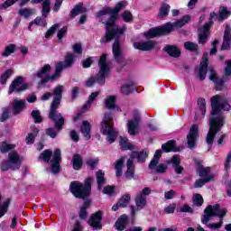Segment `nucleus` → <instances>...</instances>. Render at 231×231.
<instances>
[{"mask_svg":"<svg viewBox=\"0 0 231 231\" xmlns=\"http://www.w3.org/2000/svg\"><path fill=\"white\" fill-rule=\"evenodd\" d=\"M198 107L199 108L196 112L197 120L205 118V114L207 113V101L205 98H199Z\"/></svg>","mask_w":231,"mask_h":231,"instance_id":"393cba45","label":"nucleus"},{"mask_svg":"<svg viewBox=\"0 0 231 231\" xmlns=\"http://www.w3.org/2000/svg\"><path fill=\"white\" fill-rule=\"evenodd\" d=\"M208 79L215 84L217 91H221V89H223L225 79L219 78V76H217V72H216L212 68L208 69Z\"/></svg>","mask_w":231,"mask_h":231,"instance_id":"a211bd4d","label":"nucleus"},{"mask_svg":"<svg viewBox=\"0 0 231 231\" xmlns=\"http://www.w3.org/2000/svg\"><path fill=\"white\" fill-rule=\"evenodd\" d=\"M231 168V152L227 153L224 160V169L225 171H230Z\"/></svg>","mask_w":231,"mask_h":231,"instance_id":"052dcab7","label":"nucleus"},{"mask_svg":"<svg viewBox=\"0 0 231 231\" xmlns=\"http://www.w3.org/2000/svg\"><path fill=\"white\" fill-rule=\"evenodd\" d=\"M26 107V101L23 99H14L13 102V109L14 113H21Z\"/></svg>","mask_w":231,"mask_h":231,"instance_id":"7c9ffc66","label":"nucleus"},{"mask_svg":"<svg viewBox=\"0 0 231 231\" xmlns=\"http://www.w3.org/2000/svg\"><path fill=\"white\" fill-rule=\"evenodd\" d=\"M180 162L181 161L178 155L173 156L170 162L175 169L176 174H181L183 172V167L180 166Z\"/></svg>","mask_w":231,"mask_h":231,"instance_id":"2f4dec72","label":"nucleus"},{"mask_svg":"<svg viewBox=\"0 0 231 231\" xmlns=\"http://www.w3.org/2000/svg\"><path fill=\"white\" fill-rule=\"evenodd\" d=\"M169 12H171V6L167 4H163L160 9V12L158 14L159 19H165L167 15H169Z\"/></svg>","mask_w":231,"mask_h":231,"instance_id":"37998d69","label":"nucleus"},{"mask_svg":"<svg viewBox=\"0 0 231 231\" xmlns=\"http://www.w3.org/2000/svg\"><path fill=\"white\" fill-rule=\"evenodd\" d=\"M189 21H190V15L188 14L174 23H167L162 27L150 29L148 32H144V37H146V39H153V37H158L160 35H167V33H171L174 28H182V26H185Z\"/></svg>","mask_w":231,"mask_h":231,"instance_id":"20e7f679","label":"nucleus"},{"mask_svg":"<svg viewBox=\"0 0 231 231\" xmlns=\"http://www.w3.org/2000/svg\"><path fill=\"white\" fill-rule=\"evenodd\" d=\"M12 75H14V70L12 69H6L0 77V83L6 84Z\"/></svg>","mask_w":231,"mask_h":231,"instance_id":"49530a36","label":"nucleus"},{"mask_svg":"<svg viewBox=\"0 0 231 231\" xmlns=\"http://www.w3.org/2000/svg\"><path fill=\"white\" fill-rule=\"evenodd\" d=\"M198 138H199V126L198 125H192L187 135L188 147H189V149L196 147Z\"/></svg>","mask_w":231,"mask_h":231,"instance_id":"4468645a","label":"nucleus"},{"mask_svg":"<svg viewBox=\"0 0 231 231\" xmlns=\"http://www.w3.org/2000/svg\"><path fill=\"white\" fill-rule=\"evenodd\" d=\"M26 89H28V85L24 82V79L23 77H19L9 86L8 94L12 95V93L15 92L20 93V91H24Z\"/></svg>","mask_w":231,"mask_h":231,"instance_id":"2eb2a0df","label":"nucleus"},{"mask_svg":"<svg viewBox=\"0 0 231 231\" xmlns=\"http://www.w3.org/2000/svg\"><path fill=\"white\" fill-rule=\"evenodd\" d=\"M42 6V17L46 18L50 14V1H44Z\"/></svg>","mask_w":231,"mask_h":231,"instance_id":"4d7b16f0","label":"nucleus"},{"mask_svg":"<svg viewBox=\"0 0 231 231\" xmlns=\"http://www.w3.org/2000/svg\"><path fill=\"white\" fill-rule=\"evenodd\" d=\"M75 55L71 52L67 53V55L65 56V60L63 64H65V68H71V66H73L74 62H75Z\"/></svg>","mask_w":231,"mask_h":231,"instance_id":"c03bdc74","label":"nucleus"},{"mask_svg":"<svg viewBox=\"0 0 231 231\" xmlns=\"http://www.w3.org/2000/svg\"><path fill=\"white\" fill-rule=\"evenodd\" d=\"M231 49V26L226 25L224 32V42L221 46V50H230Z\"/></svg>","mask_w":231,"mask_h":231,"instance_id":"bb28decb","label":"nucleus"},{"mask_svg":"<svg viewBox=\"0 0 231 231\" xmlns=\"http://www.w3.org/2000/svg\"><path fill=\"white\" fill-rule=\"evenodd\" d=\"M134 84L133 82L125 83L121 87V92L123 95H129L133 92Z\"/></svg>","mask_w":231,"mask_h":231,"instance_id":"3c124183","label":"nucleus"},{"mask_svg":"<svg viewBox=\"0 0 231 231\" xmlns=\"http://www.w3.org/2000/svg\"><path fill=\"white\" fill-rule=\"evenodd\" d=\"M160 158H162V150H157L153 155V159L149 164V169L154 171V172L163 173L167 171V165L160 163Z\"/></svg>","mask_w":231,"mask_h":231,"instance_id":"f8f14e48","label":"nucleus"},{"mask_svg":"<svg viewBox=\"0 0 231 231\" xmlns=\"http://www.w3.org/2000/svg\"><path fill=\"white\" fill-rule=\"evenodd\" d=\"M91 203L89 201H86L79 210V217L80 219H86L88 217V211L87 208H89Z\"/></svg>","mask_w":231,"mask_h":231,"instance_id":"8fccbe9b","label":"nucleus"},{"mask_svg":"<svg viewBox=\"0 0 231 231\" xmlns=\"http://www.w3.org/2000/svg\"><path fill=\"white\" fill-rule=\"evenodd\" d=\"M86 12H88V8L82 5V4H79L70 11V16L74 18L77 15H80V14H86Z\"/></svg>","mask_w":231,"mask_h":231,"instance_id":"e433bc0d","label":"nucleus"},{"mask_svg":"<svg viewBox=\"0 0 231 231\" xmlns=\"http://www.w3.org/2000/svg\"><path fill=\"white\" fill-rule=\"evenodd\" d=\"M122 17H123V21H125V23H131V21H133V14L129 11H125L122 14Z\"/></svg>","mask_w":231,"mask_h":231,"instance_id":"0e129e2a","label":"nucleus"},{"mask_svg":"<svg viewBox=\"0 0 231 231\" xmlns=\"http://www.w3.org/2000/svg\"><path fill=\"white\" fill-rule=\"evenodd\" d=\"M211 116L209 117V130L206 137L208 145L214 143V139L217 135L218 131L225 125V116L222 111H230L231 106L226 97L223 95H215L210 99Z\"/></svg>","mask_w":231,"mask_h":231,"instance_id":"f03ea898","label":"nucleus"},{"mask_svg":"<svg viewBox=\"0 0 231 231\" xmlns=\"http://www.w3.org/2000/svg\"><path fill=\"white\" fill-rule=\"evenodd\" d=\"M33 24H37V26H46V20L41 17H36L34 21L31 22L29 23L28 26V30H30V32H32V26H33Z\"/></svg>","mask_w":231,"mask_h":231,"instance_id":"09e8293b","label":"nucleus"},{"mask_svg":"<svg viewBox=\"0 0 231 231\" xmlns=\"http://www.w3.org/2000/svg\"><path fill=\"white\" fill-rule=\"evenodd\" d=\"M162 151H164V152H176V151H178L176 149V142L175 141H169L168 143L162 144Z\"/></svg>","mask_w":231,"mask_h":231,"instance_id":"ea45409f","label":"nucleus"},{"mask_svg":"<svg viewBox=\"0 0 231 231\" xmlns=\"http://www.w3.org/2000/svg\"><path fill=\"white\" fill-rule=\"evenodd\" d=\"M103 194H106V196H114V194H115V187H113V186H106L103 189Z\"/></svg>","mask_w":231,"mask_h":231,"instance_id":"69168bd1","label":"nucleus"},{"mask_svg":"<svg viewBox=\"0 0 231 231\" xmlns=\"http://www.w3.org/2000/svg\"><path fill=\"white\" fill-rule=\"evenodd\" d=\"M18 14L22 17H24V19H30V17L35 14V11L28 8H22L19 10Z\"/></svg>","mask_w":231,"mask_h":231,"instance_id":"de8ad7c7","label":"nucleus"},{"mask_svg":"<svg viewBox=\"0 0 231 231\" xmlns=\"http://www.w3.org/2000/svg\"><path fill=\"white\" fill-rule=\"evenodd\" d=\"M93 181V177H90L85 180V184L79 181L71 182L69 187L70 191L76 198L86 199V198L91 194V184Z\"/></svg>","mask_w":231,"mask_h":231,"instance_id":"423d86ee","label":"nucleus"},{"mask_svg":"<svg viewBox=\"0 0 231 231\" xmlns=\"http://www.w3.org/2000/svg\"><path fill=\"white\" fill-rule=\"evenodd\" d=\"M98 95H100V92H93L89 96L88 103L83 106V109H89V107H91V104H93V101L97 98V97H98Z\"/></svg>","mask_w":231,"mask_h":231,"instance_id":"603ef678","label":"nucleus"},{"mask_svg":"<svg viewBox=\"0 0 231 231\" xmlns=\"http://www.w3.org/2000/svg\"><path fill=\"white\" fill-rule=\"evenodd\" d=\"M126 171L125 176L128 180H133L134 178V164H133V160L128 159L126 162Z\"/></svg>","mask_w":231,"mask_h":231,"instance_id":"f704fd0d","label":"nucleus"},{"mask_svg":"<svg viewBox=\"0 0 231 231\" xmlns=\"http://www.w3.org/2000/svg\"><path fill=\"white\" fill-rule=\"evenodd\" d=\"M119 143L121 145V149L123 151H133L134 149V145L133 143H129V139L127 137H120Z\"/></svg>","mask_w":231,"mask_h":231,"instance_id":"4c0bfd02","label":"nucleus"},{"mask_svg":"<svg viewBox=\"0 0 231 231\" xmlns=\"http://www.w3.org/2000/svg\"><path fill=\"white\" fill-rule=\"evenodd\" d=\"M99 71L96 77H91L87 80V87L91 88L95 86V82L104 86L106 84V79L109 77L111 73V62L107 61V55L103 54L98 61Z\"/></svg>","mask_w":231,"mask_h":231,"instance_id":"39448f33","label":"nucleus"},{"mask_svg":"<svg viewBox=\"0 0 231 231\" xmlns=\"http://www.w3.org/2000/svg\"><path fill=\"white\" fill-rule=\"evenodd\" d=\"M62 91H64V86L58 85L53 91V101L51 106V115L53 116L57 112V107L60 105V99L62 98Z\"/></svg>","mask_w":231,"mask_h":231,"instance_id":"ddd939ff","label":"nucleus"},{"mask_svg":"<svg viewBox=\"0 0 231 231\" xmlns=\"http://www.w3.org/2000/svg\"><path fill=\"white\" fill-rule=\"evenodd\" d=\"M50 118H52V120L55 122L56 128L47 129L46 134H48V136H51V138H57V135L59 134V133H60V130L64 125V116H62L60 113H54L51 116V112H50Z\"/></svg>","mask_w":231,"mask_h":231,"instance_id":"9d476101","label":"nucleus"},{"mask_svg":"<svg viewBox=\"0 0 231 231\" xmlns=\"http://www.w3.org/2000/svg\"><path fill=\"white\" fill-rule=\"evenodd\" d=\"M193 205L194 207H201L203 205V196L196 193L193 195Z\"/></svg>","mask_w":231,"mask_h":231,"instance_id":"6e6d98bb","label":"nucleus"},{"mask_svg":"<svg viewBox=\"0 0 231 231\" xmlns=\"http://www.w3.org/2000/svg\"><path fill=\"white\" fill-rule=\"evenodd\" d=\"M122 8H124V3L119 2L115 8L106 7L97 13L98 19H102L104 15H110L109 21L106 23V32L102 42H107V41H113V39H115L113 54L117 62H122L124 59L118 39H120V35L125 32V26L118 27V25L115 24V21L118 19V12H120Z\"/></svg>","mask_w":231,"mask_h":231,"instance_id":"f257e3e1","label":"nucleus"},{"mask_svg":"<svg viewBox=\"0 0 231 231\" xmlns=\"http://www.w3.org/2000/svg\"><path fill=\"white\" fill-rule=\"evenodd\" d=\"M151 195V188H143L135 196V208L136 210H143L147 207V196Z\"/></svg>","mask_w":231,"mask_h":231,"instance_id":"9b49d317","label":"nucleus"},{"mask_svg":"<svg viewBox=\"0 0 231 231\" xmlns=\"http://www.w3.org/2000/svg\"><path fill=\"white\" fill-rule=\"evenodd\" d=\"M184 47L186 50H189V51H196L198 50V44H196L192 42H185Z\"/></svg>","mask_w":231,"mask_h":231,"instance_id":"680f3d73","label":"nucleus"},{"mask_svg":"<svg viewBox=\"0 0 231 231\" xmlns=\"http://www.w3.org/2000/svg\"><path fill=\"white\" fill-rule=\"evenodd\" d=\"M225 76L231 77V60L226 61Z\"/></svg>","mask_w":231,"mask_h":231,"instance_id":"774afa93","label":"nucleus"},{"mask_svg":"<svg viewBox=\"0 0 231 231\" xmlns=\"http://www.w3.org/2000/svg\"><path fill=\"white\" fill-rule=\"evenodd\" d=\"M149 152L147 151L133 152L129 160H136L137 163H143L147 160Z\"/></svg>","mask_w":231,"mask_h":231,"instance_id":"cd10ccee","label":"nucleus"},{"mask_svg":"<svg viewBox=\"0 0 231 231\" xmlns=\"http://www.w3.org/2000/svg\"><path fill=\"white\" fill-rule=\"evenodd\" d=\"M50 158H51V150H45L40 155V160H42L43 162H46L47 163L50 162Z\"/></svg>","mask_w":231,"mask_h":231,"instance_id":"13d9d810","label":"nucleus"},{"mask_svg":"<svg viewBox=\"0 0 231 231\" xmlns=\"http://www.w3.org/2000/svg\"><path fill=\"white\" fill-rule=\"evenodd\" d=\"M129 201H131V195L125 194V196H123V198L120 199L118 203H119L121 208H125V207H127V205H129Z\"/></svg>","mask_w":231,"mask_h":231,"instance_id":"864d4df0","label":"nucleus"},{"mask_svg":"<svg viewBox=\"0 0 231 231\" xmlns=\"http://www.w3.org/2000/svg\"><path fill=\"white\" fill-rule=\"evenodd\" d=\"M126 129L130 136H136L140 133V116H135L134 118L128 120Z\"/></svg>","mask_w":231,"mask_h":231,"instance_id":"dca6fc26","label":"nucleus"},{"mask_svg":"<svg viewBox=\"0 0 231 231\" xmlns=\"http://www.w3.org/2000/svg\"><path fill=\"white\" fill-rule=\"evenodd\" d=\"M156 42L154 41L136 42L134 43V48L141 51H151V50H154Z\"/></svg>","mask_w":231,"mask_h":231,"instance_id":"412c9836","label":"nucleus"},{"mask_svg":"<svg viewBox=\"0 0 231 231\" xmlns=\"http://www.w3.org/2000/svg\"><path fill=\"white\" fill-rule=\"evenodd\" d=\"M214 216H217L221 219L226 216V208H219V204L213 206H208L204 210V216L202 217L203 225H208V222Z\"/></svg>","mask_w":231,"mask_h":231,"instance_id":"6e6552de","label":"nucleus"},{"mask_svg":"<svg viewBox=\"0 0 231 231\" xmlns=\"http://www.w3.org/2000/svg\"><path fill=\"white\" fill-rule=\"evenodd\" d=\"M210 24L212 23H206L203 28L199 31V44H205L207 42V39L208 37V29L210 28Z\"/></svg>","mask_w":231,"mask_h":231,"instance_id":"c85d7f7f","label":"nucleus"},{"mask_svg":"<svg viewBox=\"0 0 231 231\" xmlns=\"http://www.w3.org/2000/svg\"><path fill=\"white\" fill-rule=\"evenodd\" d=\"M57 28H59V24L52 25L45 33V37L49 39V37H51L55 32H57Z\"/></svg>","mask_w":231,"mask_h":231,"instance_id":"338daca9","label":"nucleus"},{"mask_svg":"<svg viewBox=\"0 0 231 231\" xmlns=\"http://www.w3.org/2000/svg\"><path fill=\"white\" fill-rule=\"evenodd\" d=\"M51 172L57 174L60 171V150L57 149L51 161Z\"/></svg>","mask_w":231,"mask_h":231,"instance_id":"aec40b11","label":"nucleus"},{"mask_svg":"<svg viewBox=\"0 0 231 231\" xmlns=\"http://www.w3.org/2000/svg\"><path fill=\"white\" fill-rule=\"evenodd\" d=\"M124 163H125V158H121L115 162L116 176L117 178H120V176L124 174V171L122 170L124 169Z\"/></svg>","mask_w":231,"mask_h":231,"instance_id":"473e14b6","label":"nucleus"},{"mask_svg":"<svg viewBox=\"0 0 231 231\" xmlns=\"http://www.w3.org/2000/svg\"><path fill=\"white\" fill-rule=\"evenodd\" d=\"M129 225V217L127 215L120 216L115 223V228L117 231H124Z\"/></svg>","mask_w":231,"mask_h":231,"instance_id":"a878e982","label":"nucleus"},{"mask_svg":"<svg viewBox=\"0 0 231 231\" xmlns=\"http://www.w3.org/2000/svg\"><path fill=\"white\" fill-rule=\"evenodd\" d=\"M223 225V219H221L218 223H210L207 225V227L210 230H219L221 226Z\"/></svg>","mask_w":231,"mask_h":231,"instance_id":"e2e57ef3","label":"nucleus"},{"mask_svg":"<svg viewBox=\"0 0 231 231\" xmlns=\"http://www.w3.org/2000/svg\"><path fill=\"white\" fill-rule=\"evenodd\" d=\"M231 15V11L225 7L222 6L219 9V15L217 16V14H216V13H211L210 14V21H212L213 19H217V21H225V19H228V17H230Z\"/></svg>","mask_w":231,"mask_h":231,"instance_id":"5701e85b","label":"nucleus"},{"mask_svg":"<svg viewBox=\"0 0 231 231\" xmlns=\"http://www.w3.org/2000/svg\"><path fill=\"white\" fill-rule=\"evenodd\" d=\"M31 115L35 124H41V122H42V116H41V112L39 110H33Z\"/></svg>","mask_w":231,"mask_h":231,"instance_id":"bf43d9fd","label":"nucleus"},{"mask_svg":"<svg viewBox=\"0 0 231 231\" xmlns=\"http://www.w3.org/2000/svg\"><path fill=\"white\" fill-rule=\"evenodd\" d=\"M3 197L0 195V202ZM10 207V199H7L2 205L0 204V217H3L5 214L8 212V208Z\"/></svg>","mask_w":231,"mask_h":231,"instance_id":"a18cd8bd","label":"nucleus"},{"mask_svg":"<svg viewBox=\"0 0 231 231\" xmlns=\"http://www.w3.org/2000/svg\"><path fill=\"white\" fill-rule=\"evenodd\" d=\"M22 162L23 158L17 152H9L8 160L1 163L0 169L1 171H8L9 169L16 171V169L21 167Z\"/></svg>","mask_w":231,"mask_h":231,"instance_id":"1a4fd4ad","label":"nucleus"},{"mask_svg":"<svg viewBox=\"0 0 231 231\" xmlns=\"http://www.w3.org/2000/svg\"><path fill=\"white\" fill-rule=\"evenodd\" d=\"M199 176L205 180V181H214L216 174L213 173L212 168L201 166L198 171Z\"/></svg>","mask_w":231,"mask_h":231,"instance_id":"6ab92c4d","label":"nucleus"},{"mask_svg":"<svg viewBox=\"0 0 231 231\" xmlns=\"http://www.w3.org/2000/svg\"><path fill=\"white\" fill-rule=\"evenodd\" d=\"M72 167L75 171H80V169H82V157H80V155L76 154L73 156Z\"/></svg>","mask_w":231,"mask_h":231,"instance_id":"a19ab883","label":"nucleus"},{"mask_svg":"<svg viewBox=\"0 0 231 231\" xmlns=\"http://www.w3.org/2000/svg\"><path fill=\"white\" fill-rule=\"evenodd\" d=\"M165 51H167L170 57H180V49L176 46L167 45L165 47Z\"/></svg>","mask_w":231,"mask_h":231,"instance_id":"79ce46f5","label":"nucleus"},{"mask_svg":"<svg viewBox=\"0 0 231 231\" xmlns=\"http://www.w3.org/2000/svg\"><path fill=\"white\" fill-rule=\"evenodd\" d=\"M104 106L110 111H122V109L116 106V96H107L104 99Z\"/></svg>","mask_w":231,"mask_h":231,"instance_id":"b1692460","label":"nucleus"},{"mask_svg":"<svg viewBox=\"0 0 231 231\" xmlns=\"http://www.w3.org/2000/svg\"><path fill=\"white\" fill-rule=\"evenodd\" d=\"M100 131L102 134L106 136L107 142L113 143L118 137V134L113 128V115L106 114L101 123Z\"/></svg>","mask_w":231,"mask_h":231,"instance_id":"0eeeda50","label":"nucleus"},{"mask_svg":"<svg viewBox=\"0 0 231 231\" xmlns=\"http://www.w3.org/2000/svg\"><path fill=\"white\" fill-rule=\"evenodd\" d=\"M208 67V55L204 54L202 57V60L199 67L198 77L200 80H205V77H207V68Z\"/></svg>","mask_w":231,"mask_h":231,"instance_id":"4be33fe9","label":"nucleus"},{"mask_svg":"<svg viewBox=\"0 0 231 231\" xmlns=\"http://www.w3.org/2000/svg\"><path fill=\"white\" fill-rule=\"evenodd\" d=\"M66 68L68 67H66L64 62L60 61L55 65L54 73L50 75V71H51V65L45 64L36 73L33 74V81L38 82L39 86L48 82H55V80H59V79H60L62 69H65Z\"/></svg>","mask_w":231,"mask_h":231,"instance_id":"7ed1b4c3","label":"nucleus"},{"mask_svg":"<svg viewBox=\"0 0 231 231\" xmlns=\"http://www.w3.org/2000/svg\"><path fill=\"white\" fill-rule=\"evenodd\" d=\"M15 51H17V45L11 43L5 46V50L2 51V57H10V55L15 53Z\"/></svg>","mask_w":231,"mask_h":231,"instance_id":"58836bf2","label":"nucleus"},{"mask_svg":"<svg viewBox=\"0 0 231 231\" xmlns=\"http://www.w3.org/2000/svg\"><path fill=\"white\" fill-rule=\"evenodd\" d=\"M80 132L86 140L91 138V125L88 121H83L80 126Z\"/></svg>","mask_w":231,"mask_h":231,"instance_id":"c756f323","label":"nucleus"},{"mask_svg":"<svg viewBox=\"0 0 231 231\" xmlns=\"http://www.w3.org/2000/svg\"><path fill=\"white\" fill-rule=\"evenodd\" d=\"M102 211L92 214L88 219V225L93 230H102Z\"/></svg>","mask_w":231,"mask_h":231,"instance_id":"f3484780","label":"nucleus"},{"mask_svg":"<svg viewBox=\"0 0 231 231\" xmlns=\"http://www.w3.org/2000/svg\"><path fill=\"white\" fill-rule=\"evenodd\" d=\"M37 134H39V130L35 128L34 126L32 127V132L27 134L25 137V143L27 145H32L33 142H35V138L37 137Z\"/></svg>","mask_w":231,"mask_h":231,"instance_id":"72a5a7b5","label":"nucleus"},{"mask_svg":"<svg viewBox=\"0 0 231 231\" xmlns=\"http://www.w3.org/2000/svg\"><path fill=\"white\" fill-rule=\"evenodd\" d=\"M105 176H106V173L102 170H99L96 172V178H97L98 190H100L102 189V187H104V184L106 183Z\"/></svg>","mask_w":231,"mask_h":231,"instance_id":"c9c22d12","label":"nucleus"},{"mask_svg":"<svg viewBox=\"0 0 231 231\" xmlns=\"http://www.w3.org/2000/svg\"><path fill=\"white\" fill-rule=\"evenodd\" d=\"M12 149H15V144H10L8 143H2L0 144L1 152H8V151H12Z\"/></svg>","mask_w":231,"mask_h":231,"instance_id":"5fc2aeb1","label":"nucleus"}]
</instances>
